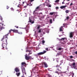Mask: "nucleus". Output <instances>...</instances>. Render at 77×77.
I'll use <instances>...</instances> for the list:
<instances>
[{
	"label": "nucleus",
	"mask_w": 77,
	"mask_h": 77,
	"mask_svg": "<svg viewBox=\"0 0 77 77\" xmlns=\"http://www.w3.org/2000/svg\"><path fill=\"white\" fill-rule=\"evenodd\" d=\"M39 14H42V13H39Z\"/></svg>",
	"instance_id": "8fccbe9b"
},
{
	"label": "nucleus",
	"mask_w": 77,
	"mask_h": 77,
	"mask_svg": "<svg viewBox=\"0 0 77 77\" xmlns=\"http://www.w3.org/2000/svg\"><path fill=\"white\" fill-rule=\"evenodd\" d=\"M17 33L20 35H22V34H23V33H22V32H18Z\"/></svg>",
	"instance_id": "393cba45"
},
{
	"label": "nucleus",
	"mask_w": 77,
	"mask_h": 77,
	"mask_svg": "<svg viewBox=\"0 0 77 77\" xmlns=\"http://www.w3.org/2000/svg\"><path fill=\"white\" fill-rule=\"evenodd\" d=\"M48 69V71H50V69Z\"/></svg>",
	"instance_id": "4d7b16f0"
},
{
	"label": "nucleus",
	"mask_w": 77,
	"mask_h": 77,
	"mask_svg": "<svg viewBox=\"0 0 77 77\" xmlns=\"http://www.w3.org/2000/svg\"><path fill=\"white\" fill-rule=\"evenodd\" d=\"M27 5H26V6H24V8H27Z\"/></svg>",
	"instance_id": "a19ab883"
},
{
	"label": "nucleus",
	"mask_w": 77,
	"mask_h": 77,
	"mask_svg": "<svg viewBox=\"0 0 77 77\" xmlns=\"http://www.w3.org/2000/svg\"><path fill=\"white\" fill-rule=\"evenodd\" d=\"M55 12H53L52 13H50L49 14L50 15H53V14H55Z\"/></svg>",
	"instance_id": "6ab92c4d"
},
{
	"label": "nucleus",
	"mask_w": 77,
	"mask_h": 77,
	"mask_svg": "<svg viewBox=\"0 0 77 77\" xmlns=\"http://www.w3.org/2000/svg\"><path fill=\"white\" fill-rule=\"evenodd\" d=\"M7 35H8V34H7V35H5V36H4V37L1 40L2 41H3V40H4V38L5 37V38H8V36H7Z\"/></svg>",
	"instance_id": "dca6fc26"
},
{
	"label": "nucleus",
	"mask_w": 77,
	"mask_h": 77,
	"mask_svg": "<svg viewBox=\"0 0 77 77\" xmlns=\"http://www.w3.org/2000/svg\"><path fill=\"white\" fill-rule=\"evenodd\" d=\"M38 32V33H41V29H39Z\"/></svg>",
	"instance_id": "72a5a7b5"
},
{
	"label": "nucleus",
	"mask_w": 77,
	"mask_h": 77,
	"mask_svg": "<svg viewBox=\"0 0 77 77\" xmlns=\"http://www.w3.org/2000/svg\"><path fill=\"white\" fill-rule=\"evenodd\" d=\"M46 51H44V52H40L39 53H38V55H41L42 54H44V53H45Z\"/></svg>",
	"instance_id": "9d476101"
},
{
	"label": "nucleus",
	"mask_w": 77,
	"mask_h": 77,
	"mask_svg": "<svg viewBox=\"0 0 77 77\" xmlns=\"http://www.w3.org/2000/svg\"><path fill=\"white\" fill-rule=\"evenodd\" d=\"M26 64L25 62H22L21 63L22 65H23V66H24V65H26Z\"/></svg>",
	"instance_id": "412c9836"
},
{
	"label": "nucleus",
	"mask_w": 77,
	"mask_h": 77,
	"mask_svg": "<svg viewBox=\"0 0 77 77\" xmlns=\"http://www.w3.org/2000/svg\"><path fill=\"white\" fill-rule=\"evenodd\" d=\"M62 4H65V2H62Z\"/></svg>",
	"instance_id": "de8ad7c7"
},
{
	"label": "nucleus",
	"mask_w": 77,
	"mask_h": 77,
	"mask_svg": "<svg viewBox=\"0 0 77 77\" xmlns=\"http://www.w3.org/2000/svg\"><path fill=\"white\" fill-rule=\"evenodd\" d=\"M22 71L23 74H25V75H26V69L25 68H23L22 69Z\"/></svg>",
	"instance_id": "423d86ee"
},
{
	"label": "nucleus",
	"mask_w": 77,
	"mask_h": 77,
	"mask_svg": "<svg viewBox=\"0 0 77 77\" xmlns=\"http://www.w3.org/2000/svg\"><path fill=\"white\" fill-rule=\"evenodd\" d=\"M28 23H30L31 24H33L35 22L34 21H33L32 20V17H29V21H28Z\"/></svg>",
	"instance_id": "20e7f679"
},
{
	"label": "nucleus",
	"mask_w": 77,
	"mask_h": 77,
	"mask_svg": "<svg viewBox=\"0 0 77 77\" xmlns=\"http://www.w3.org/2000/svg\"><path fill=\"white\" fill-rule=\"evenodd\" d=\"M29 27L26 28V31L27 33V32H28V30H29Z\"/></svg>",
	"instance_id": "b1692460"
},
{
	"label": "nucleus",
	"mask_w": 77,
	"mask_h": 77,
	"mask_svg": "<svg viewBox=\"0 0 77 77\" xmlns=\"http://www.w3.org/2000/svg\"><path fill=\"white\" fill-rule=\"evenodd\" d=\"M74 32H71L70 33V38H72V37H73V35H74Z\"/></svg>",
	"instance_id": "0eeeda50"
},
{
	"label": "nucleus",
	"mask_w": 77,
	"mask_h": 77,
	"mask_svg": "<svg viewBox=\"0 0 77 77\" xmlns=\"http://www.w3.org/2000/svg\"><path fill=\"white\" fill-rule=\"evenodd\" d=\"M73 57H73V56H70V58L71 59H72V58H73Z\"/></svg>",
	"instance_id": "e433bc0d"
},
{
	"label": "nucleus",
	"mask_w": 77,
	"mask_h": 77,
	"mask_svg": "<svg viewBox=\"0 0 77 77\" xmlns=\"http://www.w3.org/2000/svg\"><path fill=\"white\" fill-rule=\"evenodd\" d=\"M2 47H3L2 49H4L5 47H6V45L5 43H3L2 44Z\"/></svg>",
	"instance_id": "ddd939ff"
},
{
	"label": "nucleus",
	"mask_w": 77,
	"mask_h": 77,
	"mask_svg": "<svg viewBox=\"0 0 77 77\" xmlns=\"http://www.w3.org/2000/svg\"><path fill=\"white\" fill-rule=\"evenodd\" d=\"M19 1H20V2H21V0H19Z\"/></svg>",
	"instance_id": "774afa93"
},
{
	"label": "nucleus",
	"mask_w": 77,
	"mask_h": 77,
	"mask_svg": "<svg viewBox=\"0 0 77 77\" xmlns=\"http://www.w3.org/2000/svg\"><path fill=\"white\" fill-rule=\"evenodd\" d=\"M59 37H60V36H61V35H59Z\"/></svg>",
	"instance_id": "052dcab7"
},
{
	"label": "nucleus",
	"mask_w": 77,
	"mask_h": 77,
	"mask_svg": "<svg viewBox=\"0 0 77 77\" xmlns=\"http://www.w3.org/2000/svg\"><path fill=\"white\" fill-rule=\"evenodd\" d=\"M61 76H63V75L61 74Z\"/></svg>",
	"instance_id": "bf43d9fd"
},
{
	"label": "nucleus",
	"mask_w": 77,
	"mask_h": 77,
	"mask_svg": "<svg viewBox=\"0 0 77 77\" xmlns=\"http://www.w3.org/2000/svg\"><path fill=\"white\" fill-rule=\"evenodd\" d=\"M1 21H2L3 20V19H2V18H1Z\"/></svg>",
	"instance_id": "5fc2aeb1"
},
{
	"label": "nucleus",
	"mask_w": 77,
	"mask_h": 77,
	"mask_svg": "<svg viewBox=\"0 0 77 77\" xmlns=\"http://www.w3.org/2000/svg\"><path fill=\"white\" fill-rule=\"evenodd\" d=\"M63 29V26H61L60 29V32H63V29Z\"/></svg>",
	"instance_id": "a211bd4d"
},
{
	"label": "nucleus",
	"mask_w": 77,
	"mask_h": 77,
	"mask_svg": "<svg viewBox=\"0 0 77 77\" xmlns=\"http://www.w3.org/2000/svg\"><path fill=\"white\" fill-rule=\"evenodd\" d=\"M25 2H23V5H24V3H25Z\"/></svg>",
	"instance_id": "09e8293b"
},
{
	"label": "nucleus",
	"mask_w": 77,
	"mask_h": 77,
	"mask_svg": "<svg viewBox=\"0 0 77 77\" xmlns=\"http://www.w3.org/2000/svg\"><path fill=\"white\" fill-rule=\"evenodd\" d=\"M56 67H57V69L56 71L55 72V73H57L58 74H59V73H61V70H60V69H62V67H60V66L58 65V64H57Z\"/></svg>",
	"instance_id": "f257e3e1"
},
{
	"label": "nucleus",
	"mask_w": 77,
	"mask_h": 77,
	"mask_svg": "<svg viewBox=\"0 0 77 77\" xmlns=\"http://www.w3.org/2000/svg\"><path fill=\"white\" fill-rule=\"evenodd\" d=\"M15 71L16 72H20V69L19 68L17 67L15 69Z\"/></svg>",
	"instance_id": "f8f14e48"
},
{
	"label": "nucleus",
	"mask_w": 77,
	"mask_h": 77,
	"mask_svg": "<svg viewBox=\"0 0 77 77\" xmlns=\"http://www.w3.org/2000/svg\"><path fill=\"white\" fill-rule=\"evenodd\" d=\"M66 18L67 20H68V19L69 18V16H67V17Z\"/></svg>",
	"instance_id": "c9c22d12"
},
{
	"label": "nucleus",
	"mask_w": 77,
	"mask_h": 77,
	"mask_svg": "<svg viewBox=\"0 0 77 77\" xmlns=\"http://www.w3.org/2000/svg\"><path fill=\"white\" fill-rule=\"evenodd\" d=\"M45 50H47V51H48V48H46V49H45Z\"/></svg>",
	"instance_id": "ea45409f"
},
{
	"label": "nucleus",
	"mask_w": 77,
	"mask_h": 77,
	"mask_svg": "<svg viewBox=\"0 0 77 77\" xmlns=\"http://www.w3.org/2000/svg\"><path fill=\"white\" fill-rule=\"evenodd\" d=\"M40 9V8H39V6L37 7L35 9V10L33 12V14L34 15H35V11H37V12H38L39 11H41Z\"/></svg>",
	"instance_id": "7ed1b4c3"
},
{
	"label": "nucleus",
	"mask_w": 77,
	"mask_h": 77,
	"mask_svg": "<svg viewBox=\"0 0 77 77\" xmlns=\"http://www.w3.org/2000/svg\"><path fill=\"white\" fill-rule=\"evenodd\" d=\"M42 63L44 64V65H45V66L46 68L48 67V65H47V63H46V62H42Z\"/></svg>",
	"instance_id": "9b49d317"
},
{
	"label": "nucleus",
	"mask_w": 77,
	"mask_h": 77,
	"mask_svg": "<svg viewBox=\"0 0 77 77\" xmlns=\"http://www.w3.org/2000/svg\"><path fill=\"white\" fill-rule=\"evenodd\" d=\"M32 2H30L29 4H27V6H32Z\"/></svg>",
	"instance_id": "f3484780"
},
{
	"label": "nucleus",
	"mask_w": 77,
	"mask_h": 77,
	"mask_svg": "<svg viewBox=\"0 0 77 77\" xmlns=\"http://www.w3.org/2000/svg\"><path fill=\"white\" fill-rule=\"evenodd\" d=\"M12 31H13L14 32H15V33H18V30H12L11 29L9 32H10L9 33H11V32H12Z\"/></svg>",
	"instance_id": "6e6552de"
},
{
	"label": "nucleus",
	"mask_w": 77,
	"mask_h": 77,
	"mask_svg": "<svg viewBox=\"0 0 77 77\" xmlns=\"http://www.w3.org/2000/svg\"><path fill=\"white\" fill-rule=\"evenodd\" d=\"M75 54H77V51H76L75 52Z\"/></svg>",
	"instance_id": "6e6d98bb"
},
{
	"label": "nucleus",
	"mask_w": 77,
	"mask_h": 77,
	"mask_svg": "<svg viewBox=\"0 0 77 77\" xmlns=\"http://www.w3.org/2000/svg\"><path fill=\"white\" fill-rule=\"evenodd\" d=\"M34 1V0H31L30 1V2H33V1Z\"/></svg>",
	"instance_id": "49530a36"
},
{
	"label": "nucleus",
	"mask_w": 77,
	"mask_h": 77,
	"mask_svg": "<svg viewBox=\"0 0 77 77\" xmlns=\"http://www.w3.org/2000/svg\"><path fill=\"white\" fill-rule=\"evenodd\" d=\"M11 54H12L11 53H10V55H11Z\"/></svg>",
	"instance_id": "e2e57ef3"
},
{
	"label": "nucleus",
	"mask_w": 77,
	"mask_h": 77,
	"mask_svg": "<svg viewBox=\"0 0 77 77\" xmlns=\"http://www.w3.org/2000/svg\"><path fill=\"white\" fill-rule=\"evenodd\" d=\"M29 53L28 54V55L29 56L30 55V54H32V51H31V52H29Z\"/></svg>",
	"instance_id": "c756f323"
},
{
	"label": "nucleus",
	"mask_w": 77,
	"mask_h": 77,
	"mask_svg": "<svg viewBox=\"0 0 77 77\" xmlns=\"http://www.w3.org/2000/svg\"><path fill=\"white\" fill-rule=\"evenodd\" d=\"M56 62H59V60H56Z\"/></svg>",
	"instance_id": "603ef678"
},
{
	"label": "nucleus",
	"mask_w": 77,
	"mask_h": 77,
	"mask_svg": "<svg viewBox=\"0 0 77 77\" xmlns=\"http://www.w3.org/2000/svg\"><path fill=\"white\" fill-rule=\"evenodd\" d=\"M49 7L50 8V7H51V5H49Z\"/></svg>",
	"instance_id": "864d4df0"
},
{
	"label": "nucleus",
	"mask_w": 77,
	"mask_h": 77,
	"mask_svg": "<svg viewBox=\"0 0 77 77\" xmlns=\"http://www.w3.org/2000/svg\"><path fill=\"white\" fill-rule=\"evenodd\" d=\"M47 75L48 77H52V76L50 74H47Z\"/></svg>",
	"instance_id": "4be33fe9"
},
{
	"label": "nucleus",
	"mask_w": 77,
	"mask_h": 77,
	"mask_svg": "<svg viewBox=\"0 0 77 77\" xmlns=\"http://www.w3.org/2000/svg\"><path fill=\"white\" fill-rule=\"evenodd\" d=\"M15 71L14 72V73H15Z\"/></svg>",
	"instance_id": "69168bd1"
},
{
	"label": "nucleus",
	"mask_w": 77,
	"mask_h": 77,
	"mask_svg": "<svg viewBox=\"0 0 77 77\" xmlns=\"http://www.w3.org/2000/svg\"><path fill=\"white\" fill-rule=\"evenodd\" d=\"M40 27H41V25H38L37 29H39Z\"/></svg>",
	"instance_id": "a878e982"
},
{
	"label": "nucleus",
	"mask_w": 77,
	"mask_h": 77,
	"mask_svg": "<svg viewBox=\"0 0 77 77\" xmlns=\"http://www.w3.org/2000/svg\"><path fill=\"white\" fill-rule=\"evenodd\" d=\"M63 25L64 26L65 25H66V24H65V23H64L63 24Z\"/></svg>",
	"instance_id": "3c124183"
},
{
	"label": "nucleus",
	"mask_w": 77,
	"mask_h": 77,
	"mask_svg": "<svg viewBox=\"0 0 77 77\" xmlns=\"http://www.w3.org/2000/svg\"><path fill=\"white\" fill-rule=\"evenodd\" d=\"M42 44H44V43H45V41L44 40H43L42 41Z\"/></svg>",
	"instance_id": "c85d7f7f"
},
{
	"label": "nucleus",
	"mask_w": 77,
	"mask_h": 77,
	"mask_svg": "<svg viewBox=\"0 0 77 77\" xmlns=\"http://www.w3.org/2000/svg\"><path fill=\"white\" fill-rule=\"evenodd\" d=\"M50 23H51V24L52 23V19H50Z\"/></svg>",
	"instance_id": "473e14b6"
},
{
	"label": "nucleus",
	"mask_w": 77,
	"mask_h": 77,
	"mask_svg": "<svg viewBox=\"0 0 77 77\" xmlns=\"http://www.w3.org/2000/svg\"><path fill=\"white\" fill-rule=\"evenodd\" d=\"M38 66H39V65L36 64L35 67L33 68V70H35V71H37V70H38Z\"/></svg>",
	"instance_id": "39448f33"
},
{
	"label": "nucleus",
	"mask_w": 77,
	"mask_h": 77,
	"mask_svg": "<svg viewBox=\"0 0 77 77\" xmlns=\"http://www.w3.org/2000/svg\"><path fill=\"white\" fill-rule=\"evenodd\" d=\"M25 59L27 60H29V59H32V57L30 56H27V54H26V55H25Z\"/></svg>",
	"instance_id": "f03ea898"
},
{
	"label": "nucleus",
	"mask_w": 77,
	"mask_h": 77,
	"mask_svg": "<svg viewBox=\"0 0 77 77\" xmlns=\"http://www.w3.org/2000/svg\"><path fill=\"white\" fill-rule=\"evenodd\" d=\"M6 42L7 43V39H6Z\"/></svg>",
	"instance_id": "680f3d73"
},
{
	"label": "nucleus",
	"mask_w": 77,
	"mask_h": 77,
	"mask_svg": "<svg viewBox=\"0 0 77 77\" xmlns=\"http://www.w3.org/2000/svg\"><path fill=\"white\" fill-rule=\"evenodd\" d=\"M16 75H17V77H19V76H20V72L16 73Z\"/></svg>",
	"instance_id": "aec40b11"
},
{
	"label": "nucleus",
	"mask_w": 77,
	"mask_h": 77,
	"mask_svg": "<svg viewBox=\"0 0 77 77\" xmlns=\"http://www.w3.org/2000/svg\"><path fill=\"white\" fill-rule=\"evenodd\" d=\"M26 53H27V52H29V53H30V52H31V51H29L28 50H27L26 51Z\"/></svg>",
	"instance_id": "2f4dec72"
},
{
	"label": "nucleus",
	"mask_w": 77,
	"mask_h": 77,
	"mask_svg": "<svg viewBox=\"0 0 77 77\" xmlns=\"http://www.w3.org/2000/svg\"><path fill=\"white\" fill-rule=\"evenodd\" d=\"M62 49V48H59L58 50L59 51H60V50H61Z\"/></svg>",
	"instance_id": "bb28decb"
},
{
	"label": "nucleus",
	"mask_w": 77,
	"mask_h": 77,
	"mask_svg": "<svg viewBox=\"0 0 77 77\" xmlns=\"http://www.w3.org/2000/svg\"><path fill=\"white\" fill-rule=\"evenodd\" d=\"M59 2V0H56L55 2V3H58Z\"/></svg>",
	"instance_id": "7c9ffc66"
},
{
	"label": "nucleus",
	"mask_w": 77,
	"mask_h": 77,
	"mask_svg": "<svg viewBox=\"0 0 77 77\" xmlns=\"http://www.w3.org/2000/svg\"><path fill=\"white\" fill-rule=\"evenodd\" d=\"M65 0H64V1H63V2H65Z\"/></svg>",
	"instance_id": "338daca9"
},
{
	"label": "nucleus",
	"mask_w": 77,
	"mask_h": 77,
	"mask_svg": "<svg viewBox=\"0 0 77 77\" xmlns=\"http://www.w3.org/2000/svg\"><path fill=\"white\" fill-rule=\"evenodd\" d=\"M11 10L13 11H14V9L13 8H11Z\"/></svg>",
	"instance_id": "f704fd0d"
},
{
	"label": "nucleus",
	"mask_w": 77,
	"mask_h": 77,
	"mask_svg": "<svg viewBox=\"0 0 77 77\" xmlns=\"http://www.w3.org/2000/svg\"><path fill=\"white\" fill-rule=\"evenodd\" d=\"M69 11L68 10H66L65 11L66 13H68Z\"/></svg>",
	"instance_id": "cd10ccee"
},
{
	"label": "nucleus",
	"mask_w": 77,
	"mask_h": 77,
	"mask_svg": "<svg viewBox=\"0 0 77 77\" xmlns=\"http://www.w3.org/2000/svg\"><path fill=\"white\" fill-rule=\"evenodd\" d=\"M72 5H73V3H72L70 4V6H72Z\"/></svg>",
	"instance_id": "4c0bfd02"
},
{
	"label": "nucleus",
	"mask_w": 77,
	"mask_h": 77,
	"mask_svg": "<svg viewBox=\"0 0 77 77\" xmlns=\"http://www.w3.org/2000/svg\"><path fill=\"white\" fill-rule=\"evenodd\" d=\"M21 5L19 4L17 6V7L18 8H21Z\"/></svg>",
	"instance_id": "5701e85b"
},
{
	"label": "nucleus",
	"mask_w": 77,
	"mask_h": 77,
	"mask_svg": "<svg viewBox=\"0 0 77 77\" xmlns=\"http://www.w3.org/2000/svg\"><path fill=\"white\" fill-rule=\"evenodd\" d=\"M72 66L73 68L75 69L76 68V66H75V63H73L72 64Z\"/></svg>",
	"instance_id": "1a4fd4ad"
},
{
	"label": "nucleus",
	"mask_w": 77,
	"mask_h": 77,
	"mask_svg": "<svg viewBox=\"0 0 77 77\" xmlns=\"http://www.w3.org/2000/svg\"><path fill=\"white\" fill-rule=\"evenodd\" d=\"M65 38H62L61 39V40H62V39H63V40H65Z\"/></svg>",
	"instance_id": "58836bf2"
},
{
	"label": "nucleus",
	"mask_w": 77,
	"mask_h": 77,
	"mask_svg": "<svg viewBox=\"0 0 77 77\" xmlns=\"http://www.w3.org/2000/svg\"><path fill=\"white\" fill-rule=\"evenodd\" d=\"M56 9H59V7H56Z\"/></svg>",
	"instance_id": "c03bdc74"
},
{
	"label": "nucleus",
	"mask_w": 77,
	"mask_h": 77,
	"mask_svg": "<svg viewBox=\"0 0 77 77\" xmlns=\"http://www.w3.org/2000/svg\"><path fill=\"white\" fill-rule=\"evenodd\" d=\"M67 0V1H70V0Z\"/></svg>",
	"instance_id": "0e129e2a"
},
{
	"label": "nucleus",
	"mask_w": 77,
	"mask_h": 77,
	"mask_svg": "<svg viewBox=\"0 0 77 77\" xmlns=\"http://www.w3.org/2000/svg\"><path fill=\"white\" fill-rule=\"evenodd\" d=\"M47 2H48V3H50V1L49 0H47Z\"/></svg>",
	"instance_id": "37998d69"
},
{
	"label": "nucleus",
	"mask_w": 77,
	"mask_h": 77,
	"mask_svg": "<svg viewBox=\"0 0 77 77\" xmlns=\"http://www.w3.org/2000/svg\"><path fill=\"white\" fill-rule=\"evenodd\" d=\"M70 75H69V76H71V75L72 76V77H74V73L73 72H71L70 73Z\"/></svg>",
	"instance_id": "2eb2a0df"
},
{
	"label": "nucleus",
	"mask_w": 77,
	"mask_h": 77,
	"mask_svg": "<svg viewBox=\"0 0 77 77\" xmlns=\"http://www.w3.org/2000/svg\"><path fill=\"white\" fill-rule=\"evenodd\" d=\"M15 27H16L17 29H18V26H15Z\"/></svg>",
	"instance_id": "79ce46f5"
},
{
	"label": "nucleus",
	"mask_w": 77,
	"mask_h": 77,
	"mask_svg": "<svg viewBox=\"0 0 77 77\" xmlns=\"http://www.w3.org/2000/svg\"><path fill=\"white\" fill-rule=\"evenodd\" d=\"M67 6L66 5H65V6H62L60 7V9H65V8H66Z\"/></svg>",
	"instance_id": "4468645a"
},
{
	"label": "nucleus",
	"mask_w": 77,
	"mask_h": 77,
	"mask_svg": "<svg viewBox=\"0 0 77 77\" xmlns=\"http://www.w3.org/2000/svg\"><path fill=\"white\" fill-rule=\"evenodd\" d=\"M69 3H68L66 4V5H69Z\"/></svg>",
	"instance_id": "a18cd8bd"
},
{
	"label": "nucleus",
	"mask_w": 77,
	"mask_h": 77,
	"mask_svg": "<svg viewBox=\"0 0 77 77\" xmlns=\"http://www.w3.org/2000/svg\"><path fill=\"white\" fill-rule=\"evenodd\" d=\"M21 77H25L24 76V75H23L21 76Z\"/></svg>",
	"instance_id": "13d9d810"
}]
</instances>
